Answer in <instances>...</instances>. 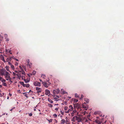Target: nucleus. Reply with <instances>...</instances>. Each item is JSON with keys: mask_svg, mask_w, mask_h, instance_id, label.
Segmentation results:
<instances>
[{"mask_svg": "<svg viewBox=\"0 0 124 124\" xmlns=\"http://www.w3.org/2000/svg\"><path fill=\"white\" fill-rule=\"evenodd\" d=\"M4 76H5V78L6 79V80H9L11 79V78L10 77V74L8 72H7Z\"/></svg>", "mask_w": 124, "mask_h": 124, "instance_id": "7ed1b4c3", "label": "nucleus"}, {"mask_svg": "<svg viewBox=\"0 0 124 124\" xmlns=\"http://www.w3.org/2000/svg\"><path fill=\"white\" fill-rule=\"evenodd\" d=\"M1 81L3 83H5L6 82V80L5 79H3V78H2Z\"/></svg>", "mask_w": 124, "mask_h": 124, "instance_id": "a878e982", "label": "nucleus"}, {"mask_svg": "<svg viewBox=\"0 0 124 124\" xmlns=\"http://www.w3.org/2000/svg\"><path fill=\"white\" fill-rule=\"evenodd\" d=\"M47 120L49 121V123L50 122H52L53 119H51L50 120H49L48 119H47Z\"/></svg>", "mask_w": 124, "mask_h": 124, "instance_id": "473e14b6", "label": "nucleus"}, {"mask_svg": "<svg viewBox=\"0 0 124 124\" xmlns=\"http://www.w3.org/2000/svg\"><path fill=\"white\" fill-rule=\"evenodd\" d=\"M78 100L76 99H74L73 100V101L74 102H78Z\"/></svg>", "mask_w": 124, "mask_h": 124, "instance_id": "c9c22d12", "label": "nucleus"}, {"mask_svg": "<svg viewBox=\"0 0 124 124\" xmlns=\"http://www.w3.org/2000/svg\"><path fill=\"white\" fill-rule=\"evenodd\" d=\"M73 108L72 106L71 105H70L69 106V109L67 111H65V112L66 113H69L70 111H71L72 110H73Z\"/></svg>", "mask_w": 124, "mask_h": 124, "instance_id": "20e7f679", "label": "nucleus"}, {"mask_svg": "<svg viewBox=\"0 0 124 124\" xmlns=\"http://www.w3.org/2000/svg\"><path fill=\"white\" fill-rule=\"evenodd\" d=\"M94 114L96 115V114H97V112H94Z\"/></svg>", "mask_w": 124, "mask_h": 124, "instance_id": "774afa93", "label": "nucleus"}, {"mask_svg": "<svg viewBox=\"0 0 124 124\" xmlns=\"http://www.w3.org/2000/svg\"><path fill=\"white\" fill-rule=\"evenodd\" d=\"M76 112V110H73L71 113V116H73L74 115V114Z\"/></svg>", "mask_w": 124, "mask_h": 124, "instance_id": "f3484780", "label": "nucleus"}, {"mask_svg": "<svg viewBox=\"0 0 124 124\" xmlns=\"http://www.w3.org/2000/svg\"><path fill=\"white\" fill-rule=\"evenodd\" d=\"M82 107L84 108L86 110H87L88 108V105H86L85 106H84V104H83L82 105Z\"/></svg>", "mask_w": 124, "mask_h": 124, "instance_id": "f8f14e48", "label": "nucleus"}, {"mask_svg": "<svg viewBox=\"0 0 124 124\" xmlns=\"http://www.w3.org/2000/svg\"><path fill=\"white\" fill-rule=\"evenodd\" d=\"M5 68H6V70L10 72H11L10 71L9 69V67L8 66H6L5 67Z\"/></svg>", "mask_w": 124, "mask_h": 124, "instance_id": "412c9836", "label": "nucleus"}, {"mask_svg": "<svg viewBox=\"0 0 124 124\" xmlns=\"http://www.w3.org/2000/svg\"><path fill=\"white\" fill-rule=\"evenodd\" d=\"M2 78L0 76V81H1V80Z\"/></svg>", "mask_w": 124, "mask_h": 124, "instance_id": "6e6d98bb", "label": "nucleus"}, {"mask_svg": "<svg viewBox=\"0 0 124 124\" xmlns=\"http://www.w3.org/2000/svg\"><path fill=\"white\" fill-rule=\"evenodd\" d=\"M31 65L32 63L31 62H30L28 63L27 66H28L29 68H31Z\"/></svg>", "mask_w": 124, "mask_h": 124, "instance_id": "aec40b11", "label": "nucleus"}, {"mask_svg": "<svg viewBox=\"0 0 124 124\" xmlns=\"http://www.w3.org/2000/svg\"><path fill=\"white\" fill-rule=\"evenodd\" d=\"M56 91H57V92H58V93H59V92L60 91V90L59 89H57L56 90Z\"/></svg>", "mask_w": 124, "mask_h": 124, "instance_id": "37998d69", "label": "nucleus"}, {"mask_svg": "<svg viewBox=\"0 0 124 124\" xmlns=\"http://www.w3.org/2000/svg\"><path fill=\"white\" fill-rule=\"evenodd\" d=\"M53 94H54V96H55V95L56 94H58L59 93L57 91H56V90H53Z\"/></svg>", "mask_w": 124, "mask_h": 124, "instance_id": "dca6fc26", "label": "nucleus"}, {"mask_svg": "<svg viewBox=\"0 0 124 124\" xmlns=\"http://www.w3.org/2000/svg\"><path fill=\"white\" fill-rule=\"evenodd\" d=\"M17 76H18V78L19 79H20L21 77V75H24V74H22V73L21 71V72H20L19 71V72H18V73H17Z\"/></svg>", "mask_w": 124, "mask_h": 124, "instance_id": "1a4fd4ad", "label": "nucleus"}, {"mask_svg": "<svg viewBox=\"0 0 124 124\" xmlns=\"http://www.w3.org/2000/svg\"><path fill=\"white\" fill-rule=\"evenodd\" d=\"M5 39L7 41H8L9 40V39L8 38V35L7 34L4 35Z\"/></svg>", "mask_w": 124, "mask_h": 124, "instance_id": "4468645a", "label": "nucleus"}, {"mask_svg": "<svg viewBox=\"0 0 124 124\" xmlns=\"http://www.w3.org/2000/svg\"><path fill=\"white\" fill-rule=\"evenodd\" d=\"M54 99H55V101H58L59 100V99H58L57 98H54Z\"/></svg>", "mask_w": 124, "mask_h": 124, "instance_id": "4c0bfd02", "label": "nucleus"}, {"mask_svg": "<svg viewBox=\"0 0 124 124\" xmlns=\"http://www.w3.org/2000/svg\"><path fill=\"white\" fill-rule=\"evenodd\" d=\"M45 94L46 95L49 96L50 94V92L49 90L47 89L45 90Z\"/></svg>", "mask_w": 124, "mask_h": 124, "instance_id": "9d476101", "label": "nucleus"}, {"mask_svg": "<svg viewBox=\"0 0 124 124\" xmlns=\"http://www.w3.org/2000/svg\"><path fill=\"white\" fill-rule=\"evenodd\" d=\"M11 79H10V80H9L10 82H11V83H12V81H11Z\"/></svg>", "mask_w": 124, "mask_h": 124, "instance_id": "5fc2aeb1", "label": "nucleus"}, {"mask_svg": "<svg viewBox=\"0 0 124 124\" xmlns=\"http://www.w3.org/2000/svg\"><path fill=\"white\" fill-rule=\"evenodd\" d=\"M74 108H76L78 109L80 108L81 107V106L78 103L75 104L74 105Z\"/></svg>", "mask_w": 124, "mask_h": 124, "instance_id": "6e6552de", "label": "nucleus"}, {"mask_svg": "<svg viewBox=\"0 0 124 124\" xmlns=\"http://www.w3.org/2000/svg\"><path fill=\"white\" fill-rule=\"evenodd\" d=\"M60 113L62 115H64V112H62V111H60Z\"/></svg>", "mask_w": 124, "mask_h": 124, "instance_id": "a19ab883", "label": "nucleus"}, {"mask_svg": "<svg viewBox=\"0 0 124 124\" xmlns=\"http://www.w3.org/2000/svg\"><path fill=\"white\" fill-rule=\"evenodd\" d=\"M33 85H34L36 86H41V83L38 82L37 81L34 82L33 83Z\"/></svg>", "mask_w": 124, "mask_h": 124, "instance_id": "39448f33", "label": "nucleus"}, {"mask_svg": "<svg viewBox=\"0 0 124 124\" xmlns=\"http://www.w3.org/2000/svg\"><path fill=\"white\" fill-rule=\"evenodd\" d=\"M30 80V79H25L23 80L25 81V82L26 83H28L29 82Z\"/></svg>", "mask_w": 124, "mask_h": 124, "instance_id": "a211bd4d", "label": "nucleus"}, {"mask_svg": "<svg viewBox=\"0 0 124 124\" xmlns=\"http://www.w3.org/2000/svg\"><path fill=\"white\" fill-rule=\"evenodd\" d=\"M39 80L40 82H43L42 80L41 79H39Z\"/></svg>", "mask_w": 124, "mask_h": 124, "instance_id": "680f3d73", "label": "nucleus"}, {"mask_svg": "<svg viewBox=\"0 0 124 124\" xmlns=\"http://www.w3.org/2000/svg\"><path fill=\"white\" fill-rule=\"evenodd\" d=\"M28 94H24V96H26L27 98H28Z\"/></svg>", "mask_w": 124, "mask_h": 124, "instance_id": "79ce46f5", "label": "nucleus"}, {"mask_svg": "<svg viewBox=\"0 0 124 124\" xmlns=\"http://www.w3.org/2000/svg\"><path fill=\"white\" fill-rule=\"evenodd\" d=\"M63 94L67 93L65 91H63Z\"/></svg>", "mask_w": 124, "mask_h": 124, "instance_id": "de8ad7c7", "label": "nucleus"}, {"mask_svg": "<svg viewBox=\"0 0 124 124\" xmlns=\"http://www.w3.org/2000/svg\"><path fill=\"white\" fill-rule=\"evenodd\" d=\"M65 121V123L66 122V123H67L68 122V120L66 119V121Z\"/></svg>", "mask_w": 124, "mask_h": 124, "instance_id": "052dcab7", "label": "nucleus"}, {"mask_svg": "<svg viewBox=\"0 0 124 124\" xmlns=\"http://www.w3.org/2000/svg\"><path fill=\"white\" fill-rule=\"evenodd\" d=\"M17 74L15 73L14 72H13V76H15V77H16V76H17Z\"/></svg>", "mask_w": 124, "mask_h": 124, "instance_id": "f704fd0d", "label": "nucleus"}, {"mask_svg": "<svg viewBox=\"0 0 124 124\" xmlns=\"http://www.w3.org/2000/svg\"><path fill=\"white\" fill-rule=\"evenodd\" d=\"M68 107L66 106H65L64 107V110H67L68 109Z\"/></svg>", "mask_w": 124, "mask_h": 124, "instance_id": "72a5a7b5", "label": "nucleus"}, {"mask_svg": "<svg viewBox=\"0 0 124 124\" xmlns=\"http://www.w3.org/2000/svg\"><path fill=\"white\" fill-rule=\"evenodd\" d=\"M46 77L45 75L42 74L41 75V77L43 78H45Z\"/></svg>", "mask_w": 124, "mask_h": 124, "instance_id": "cd10ccee", "label": "nucleus"}, {"mask_svg": "<svg viewBox=\"0 0 124 124\" xmlns=\"http://www.w3.org/2000/svg\"><path fill=\"white\" fill-rule=\"evenodd\" d=\"M85 101L86 102V103H88L89 102V100L88 99H85Z\"/></svg>", "mask_w": 124, "mask_h": 124, "instance_id": "2f4dec72", "label": "nucleus"}, {"mask_svg": "<svg viewBox=\"0 0 124 124\" xmlns=\"http://www.w3.org/2000/svg\"><path fill=\"white\" fill-rule=\"evenodd\" d=\"M48 106L50 108L52 107L53 106L52 104L50 103H48Z\"/></svg>", "mask_w": 124, "mask_h": 124, "instance_id": "c85d7f7f", "label": "nucleus"}, {"mask_svg": "<svg viewBox=\"0 0 124 124\" xmlns=\"http://www.w3.org/2000/svg\"><path fill=\"white\" fill-rule=\"evenodd\" d=\"M25 87H29L30 86V85L29 84H27L25 85Z\"/></svg>", "mask_w": 124, "mask_h": 124, "instance_id": "393cba45", "label": "nucleus"}, {"mask_svg": "<svg viewBox=\"0 0 124 124\" xmlns=\"http://www.w3.org/2000/svg\"><path fill=\"white\" fill-rule=\"evenodd\" d=\"M11 50H9L8 51V53H9L10 54H12V53L11 52Z\"/></svg>", "mask_w": 124, "mask_h": 124, "instance_id": "49530a36", "label": "nucleus"}, {"mask_svg": "<svg viewBox=\"0 0 124 124\" xmlns=\"http://www.w3.org/2000/svg\"><path fill=\"white\" fill-rule=\"evenodd\" d=\"M55 110H56L57 111L58 110V108H56L55 109Z\"/></svg>", "mask_w": 124, "mask_h": 124, "instance_id": "13d9d810", "label": "nucleus"}, {"mask_svg": "<svg viewBox=\"0 0 124 124\" xmlns=\"http://www.w3.org/2000/svg\"><path fill=\"white\" fill-rule=\"evenodd\" d=\"M47 82L48 83H47L49 84V85L51 84V83L49 82V80H47Z\"/></svg>", "mask_w": 124, "mask_h": 124, "instance_id": "a18cd8bd", "label": "nucleus"}, {"mask_svg": "<svg viewBox=\"0 0 124 124\" xmlns=\"http://www.w3.org/2000/svg\"><path fill=\"white\" fill-rule=\"evenodd\" d=\"M3 85L4 86H7V84L5 83H3Z\"/></svg>", "mask_w": 124, "mask_h": 124, "instance_id": "e433bc0d", "label": "nucleus"}, {"mask_svg": "<svg viewBox=\"0 0 124 124\" xmlns=\"http://www.w3.org/2000/svg\"><path fill=\"white\" fill-rule=\"evenodd\" d=\"M7 72L6 70L4 69H0V75H5V74Z\"/></svg>", "mask_w": 124, "mask_h": 124, "instance_id": "f03ea898", "label": "nucleus"}, {"mask_svg": "<svg viewBox=\"0 0 124 124\" xmlns=\"http://www.w3.org/2000/svg\"><path fill=\"white\" fill-rule=\"evenodd\" d=\"M86 112L85 111H84V113H83V114L84 115H85V114H86Z\"/></svg>", "mask_w": 124, "mask_h": 124, "instance_id": "864d4df0", "label": "nucleus"}, {"mask_svg": "<svg viewBox=\"0 0 124 124\" xmlns=\"http://www.w3.org/2000/svg\"><path fill=\"white\" fill-rule=\"evenodd\" d=\"M15 72L16 73H18V71H16V70L15 71Z\"/></svg>", "mask_w": 124, "mask_h": 124, "instance_id": "e2e57ef3", "label": "nucleus"}, {"mask_svg": "<svg viewBox=\"0 0 124 124\" xmlns=\"http://www.w3.org/2000/svg\"><path fill=\"white\" fill-rule=\"evenodd\" d=\"M2 96V95L0 93V97H1Z\"/></svg>", "mask_w": 124, "mask_h": 124, "instance_id": "bf43d9fd", "label": "nucleus"}, {"mask_svg": "<svg viewBox=\"0 0 124 124\" xmlns=\"http://www.w3.org/2000/svg\"><path fill=\"white\" fill-rule=\"evenodd\" d=\"M9 96L10 97H11V96H12V94H11V93H9Z\"/></svg>", "mask_w": 124, "mask_h": 124, "instance_id": "4d7b16f0", "label": "nucleus"}, {"mask_svg": "<svg viewBox=\"0 0 124 124\" xmlns=\"http://www.w3.org/2000/svg\"><path fill=\"white\" fill-rule=\"evenodd\" d=\"M21 78H22V80H24V79L25 78V76H23V75H21Z\"/></svg>", "mask_w": 124, "mask_h": 124, "instance_id": "7c9ffc66", "label": "nucleus"}, {"mask_svg": "<svg viewBox=\"0 0 124 124\" xmlns=\"http://www.w3.org/2000/svg\"><path fill=\"white\" fill-rule=\"evenodd\" d=\"M19 67L20 69H21V71H19V72H21V71L22 73V74H24V75H25V72L23 70V69L20 66Z\"/></svg>", "mask_w": 124, "mask_h": 124, "instance_id": "9b49d317", "label": "nucleus"}, {"mask_svg": "<svg viewBox=\"0 0 124 124\" xmlns=\"http://www.w3.org/2000/svg\"><path fill=\"white\" fill-rule=\"evenodd\" d=\"M53 116H54V117H56L57 116V115L55 114H54Z\"/></svg>", "mask_w": 124, "mask_h": 124, "instance_id": "ea45409f", "label": "nucleus"}, {"mask_svg": "<svg viewBox=\"0 0 124 124\" xmlns=\"http://www.w3.org/2000/svg\"><path fill=\"white\" fill-rule=\"evenodd\" d=\"M42 84L45 87L47 88L49 85V84L45 82H42Z\"/></svg>", "mask_w": 124, "mask_h": 124, "instance_id": "423d86ee", "label": "nucleus"}, {"mask_svg": "<svg viewBox=\"0 0 124 124\" xmlns=\"http://www.w3.org/2000/svg\"><path fill=\"white\" fill-rule=\"evenodd\" d=\"M27 62L28 63H30L29 59H28L27 60Z\"/></svg>", "mask_w": 124, "mask_h": 124, "instance_id": "c03bdc74", "label": "nucleus"}, {"mask_svg": "<svg viewBox=\"0 0 124 124\" xmlns=\"http://www.w3.org/2000/svg\"><path fill=\"white\" fill-rule=\"evenodd\" d=\"M12 58V57L7 58L6 59V62H9L11 61V59Z\"/></svg>", "mask_w": 124, "mask_h": 124, "instance_id": "2eb2a0df", "label": "nucleus"}, {"mask_svg": "<svg viewBox=\"0 0 124 124\" xmlns=\"http://www.w3.org/2000/svg\"><path fill=\"white\" fill-rule=\"evenodd\" d=\"M8 62V64L10 65H11V64H12L10 62Z\"/></svg>", "mask_w": 124, "mask_h": 124, "instance_id": "3c124183", "label": "nucleus"}, {"mask_svg": "<svg viewBox=\"0 0 124 124\" xmlns=\"http://www.w3.org/2000/svg\"><path fill=\"white\" fill-rule=\"evenodd\" d=\"M65 123V121L64 119H62L61 121V124H64Z\"/></svg>", "mask_w": 124, "mask_h": 124, "instance_id": "5701e85b", "label": "nucleus"}, {"mask_svg": "<svg viewBox=\"0 0 124 124\" xmlns=\"http://www.w3.org/2000/svg\"><path fill=\"white\" fill-rule=\"evenodd\" d=\"M83 97H84V96L82 94H81V98H80V99L81 100V99H82V98H83Z\"/></svg>", "mask_w": 124, "mask_h": 124, "instance_id": "58836bf2", "label": "nucleus"}, {"mask_svg": "<svg viewBox=\"0 0 124 124\" xmlns=\"http://www.w3.org/2000/svg\"><path fill=\"white\" fill-rule=\"evenodd\" d=\"M75 97H78V98H80V96L79 95H78V94L77 93H75Z\"/></svg>", "mask_w": 124, "mask_h": 124, "instance_id": "bb28decb", "label": "nucleus"}, {"mask_svg": "<svg viewBox=\"0 0 124 124\" xmlns=\"http://www.w3.org/2000/svg\"><path fill=\"white\" fill-rule=\"evenodd\" d=\"M20 83L24 87H25V84H24V83L23 82H20Z\"/></svg>", "mask_w": 124, "mask_h": 124, "instance_id": "b1692460", "label": "nucleus"}, {"mask_svg": "<svg viewBox=\"0 0 124 124\" xmlns=\"http://www.w3.org/2000/svg\"><path fill=\"white\" fill-rule=\"evenodd\" d=\"M75 118H73V117L72 118V121H73L74 122L75 121Z\"/></svg>", "mask_w": 124, "mask_h": 124, "instance_id": "8fccbe9b", "label": "nucleus"}, {"mask_svg": "<svg viewBox=\"0 0 124 124\" xmlns=\"http://www.w3.org/2000/svg\"><path fill=\"white\" fill-rule=\"evenodd\" d=\"M0 37L1 38H2V39H3V37L2 36H1V35H0Z\"/></svg>", "mask_w": 124, "mask_h": 124, "instance_id": "338daca9", "label": "nucleus"}, {"mask_svg": "<svg viewBox=\"0 0 124 124\" xmlns=\"http://www.w3.org/2000/svg\"><path fill=\"white\" fill-rule=\"evenodd\" d=\"M36 89L37 91L36 92L37 93H41L42 92V90L41 88L37 87H36Z\"/></svg>", "mask_w": 124, "mask_h": 124, "instance_id": "0eeeda50", "label": "nucleus"}, {"mask_svg": "<svg viewBox=\"0 0 124 124\" xmlns=\"http://www.w3.org/2000/svg\"><path fill=\"white\" fill-rule=\"evenodd\" d=\"M29 116H32V113H30V114H29Z\"/></svg>", "mask_w": 124, "mask_h": 124, "instance_id": "09e8293b", "label": "nucleus"}, {"mask_svg": "<svg viewBox=\"0 0 124 124\" xmlns=\"http://www.w3.org/2000/svg\"><path fill=\"white\" fill-rule=\"evenodd\" d=\"M56 96L58 98H59V95H56Z\"/></svg>", "mask_w": 124, "mask_h": 124, "instance_id": "69168bd1", "label": "nucleus"}, {"mask_svg": "<svg viewBox=\"0 0 124 124\" xmlns=\"http://www.w3.org/2000/svg\"><path fill=\"white\" fill-rule=\"evenodd\" d=\"M96 123H97L98 124H101V122L99 120H95Z\"/></svg>", "mask_w": 124, "mask_h": 124, "instance_id": "4be33fe9", "label": "nucleus"}, {"mask_svg": "<svg viewBox=\"0 0 124 124\" xmlns=\"http://www.w3.org/2000/svg\"><path fill=\"white\" fill-rule=\"evenodd\" d=\"M10 66L12 70H13L14 69V66L13 65H12V64Z\"/></svg>", "mask_w": 124, "mask_h": 124, "instance_id": "c756f323", "label": "nucleus"}, {"mask_svg": "<svg viewBox=\"0 0 124 124\" xmlns=\"http://www.w3.org/2000/svg\"><path fill=\"white\" fill-rule=\"evenodd\" d=\"M0 57L1 60H2V61L4 63H5L6 62V61H5V60L4 59V57L3 56V55H1L0 56Z\"/></svg>", "mask_w": 124, "mask_h": 124, "instance_id": "ddd939ff", "label": "nucleus"}, {"mask_svg": "<svg viewBox=\"0 0 124 124\" xmlns=\"http://www.w3.org/2000/svg\"><path fill=\"white\" fill-rule=\"evenodd\" d=\"M48 101L50 103H53V101L52 100H51V99H50L49 98H48Z\"/></svg>", "mask_w": 124, "mask_h": 124, "instance_id": "6ab92c4d", "label": "nucleus"}, {"mask_svg": "<svg viewBox=\"0 0 124 124\" xmlns=\"http://www.w3.org/2000/svg\"><path fill=\"white\" fill-rule=\"evenodd\" d=\"M15 60L16 61H18V59H16V58H15Z\"/></svg>", "mask_w": 124, "mask_h": 124, "instance_id": "0e129e2a", "label": "nucleus"}, {"mask_svg": "<svg viewBox=\"0 0 124 124\" xmlns=\"http://www.w3.org/2000/svg\"><path fill=\"white\" fill-rule=\"evenodd\" d=\"M8 50H7V49H6L5 50V52H6L7 53H8Z\"/></svg>", "mask_w": 124, "mask_h": 124, "instance_id": "603ef678", "label": "nucleus"}, {"mask_svg": "<svg viewBox=\"0 0 124 124\" xmlns=\"http://www.w3.org/2000/svg\"><path fill=\"white\" fill-rule=\"evenodd\" d=\"M73 118H75V119L78 121V122H81L82 120V116L81 115L74 116L73 117Z\"/></svg>", "mask_w": 124, "mask_h": 124, "instance_id": "f257e3e1", "label": "nucleus"}]
</instances>
